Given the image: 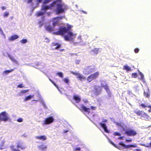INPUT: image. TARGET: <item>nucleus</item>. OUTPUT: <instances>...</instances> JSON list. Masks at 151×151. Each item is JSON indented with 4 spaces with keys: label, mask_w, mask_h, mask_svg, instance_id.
<instances>
[{
    "label": "nucleus",
    "mask_w": 151,
    "mask_h": 151,
    "mask_svg": "<svg viewBox=\"0 0 151 151\" xmlns=\"http://www.w3.org/2000/svg\"><path fill=\"white\" fill-rule=\"evenodd\" d=\"M67 9L66 6L62 3L61 0H56L53 1L49 5L42 6V10L45 11L47 9H53L56 12L57 14L65 12Z\"/></svg>",
    "instance_id": "f257e3e1"
},
{
    "label": "nucleus",
    "mask_w": 151,
    "mask_h": 151,
    "mask_svg": "<svg viewBox=\"0 0 151 151\" xmlns=\"http://www.w3.org/2000/svg\"><path fill=\"white\" fill-rule=\"evenodd\" d=\"M67 26V27H66V29L68 35L64 36V40L66 41H73L75 38L76 35V34H73V32L71 31L68 32L70 30L72 27L71 25L69 24H68Z\"/></svg>",
    "instance_id": "f03ea898"
},
{
    "label": "nucleus",
    "mask_w": 151,
    "mask_h": 151,
    "mask_svg": "<svg viewBox=\"0 0 151 151\" xmlns=\"http://www.w3.org/2000/svg\"><path fill=\"white\" fill-rule=\"evenodd\" d=\"M66 33H67L66 27L62 26L59 28L58 31L54 32L53 34L56 35L64 36L65 34Z\"/></svg>",
    "instance_id": "7ed1b4c3"
},
{
    "label": "nucleus",
    "mask_w": 151,
    "mask_h": 151,
    "mask_svg": "<svg viewBox=\"0 0 151 151\" xmlns=\"http://www.w3.org/2000/svg\"><path fill=\"white\" fill-rule=\"evenodd\" d=\"M134 112L137 116H140L141 117L144 118L145 120H148L150 119L149 116L144 111L138 110L134 111Z\"/></svg>",
    "instance_id": "20e7f679"
},
{
    "label": "nucleus",
    "mask_w": 151,
    "mask_h": 151,
    "mask_svg": "<svg viewBox=\"0 0 151 151\" xmlns=\"http://www.w3.org/2000/svg\"><path fill=\"white\" fill-rule=\"evenodd\" d=\"M82 112L87 113L88 114L90 112V108H87L83 104H81L80 106H78L75 105Z\"/></svg>",
    "instance_id": "39448f33"
},
{
    "label": "nucleus",
    "mask_w": 151,
    "mask_h": 151,
    "mask_svg": "<svg viewBox=\"0 0 151 151\" xmlns=\"http://www.w3.org/2000/svg\"><path fill=\"white\" fill-rule=\"evenodd\" d=\"M99 73L98 72H96L94 73L91 74L87 78V81L90 82L92 80L96 78L99 76Z\"/></svg>",
    "instance_id": "423d86ee"
},
{
    "label": "nucleus",
    "mask_w": 151,
    "mask_h": 151,
    "mask_svg": "<svg viewBox=\"0 0 151 151\" xmlns=\"http://www.w3.org/2000/svg\"><path fill=\"white\" fill-rule=\"evenodd\" d=\"M9 119V117L6 112H3L0 113V122H6Z\"/></svg>",
    "instance_id": "0eeeda50"
},
{
    "label": "nucleus",
    "mask_w": 151,
    "mask_h": 151,
    "mask_svg": "<svg viewBox=\"0 0 151 151\" xmlns=\"http://www.w3.org/2000/svg\"><path fill=\"white\" fill-rule=\"evenodd\" d=\"M63 18V17H57L53 18L52 20V26L55 28L56 25H58V24L60 22V20Z\"/></svg>",
    "instance_id": "6e6552de"
},
{
    "label": "nucleus",
    "mask_w": 151,
    "mask_h": 151,
    "mask_svg": "<svg viewBox=\"0 0 151 151\" xmlns=\"http://www.w3.org/2000/svg\"><path fill=\"white\" fill-rule=\"evenodd\" d=\"M17 148H20L22 150H24L27 147L23 141L19 140L17 143Z\"/></svg>",
    "instance_id": "1a4fd4ad"
},
{
    "label": "nucleus",
    "mask_w": 151,
    "mask_h": 151,
    "mask_svg": "<svg viewBox=\"0 0 151 151\" xmlns=\"http://www.w3.org/2000/svg\"><path fill=\"white\" fill-rule=\"evenodd\" d=\"M125 133L128 136H134L136 135L137 133L134 130L132 129H128L125 132Z\"/></svg>",
    "instance_id": "9d476101"
},
{
    "label": "nucleus",
    "mask_w": 151,
    "mask_h": 151,
    "mask_svg": "<svg viewBox=\"0 0 151 151\" xmlns=\"http://www.w3.org/2000/svg\"><path fill=\"white\" fill-rule=\"evenodd\" d=\"M54 120V119L52 116L47 118L44 120L43 125L48 124L51 123L53 122Z\"/></svg>",
    "instance_id": "9b49d317"
},
{
    "label": "nucleus",
    "mask_w": 151,
    "mask_h": 151,
    "mask_svg": "<svg viewBox=\"0 0 151 151\" xmlns=\"http://www.w3.org/2000/svg\"><path fill=\"white\" fill-rule=\"evenodd\" d=\"M119 145H120L122 146L125 149H127L129 147H137V145H126L124 144L122 142H120L119 143Z\"/></svg>",
    "instance_id": "f8f14e48"
},
{
    "label": "nucleus",
    "mask_w": 151,
    "mask_h": 151,
    "mask_svg": "<svg viewBox=\"0 0 151 151\" xmlns=\"http://www.w3.org/2000/svg\"><path fill=\"white\" fill-rule=\"evenodd\" d=\"M100 48H95L90 51V54L93 55H96L100 52Z\"/></svg>",
    "instance_id": "ddd939ff"
},
{
    "label": "nucleus",
    "mask_w": 151,
    "mask_h": 151,
    "mask_svg": "<svg viewBox=\"0 0 151 151\" xmlns=\"http://www.w3.org/2000/svg\"><path fill=\"white\" fill-rule=\"evenodd\" d=\"M90 66H88L85 69V72L88 74L95 71L94 68H90Z\"/></svg>",
    "instance_id": "4468645a"
},
{
    "label": "nucleus",
    "mask_w": 151,
    "mask_h": 151,
    "mask_svg": "<svg viewBox=\"0 0 151 151\" xmlns=\"http://www.w3.org/2000/svg\"><path fill=\"white\" fill-rule=\"evenodd\" d=\"M99 124L103 129L104 131L106 132L107 133H109V131L107 129L106 125L105 124L101 122L99 123Z\"/></svg>",
    "instance_id": "2eb2a0df"
},
{
    "label": "nucleus",
    "mask_w": 151,
    "mask_h": 151,
    "mask_svg": "<svg viewBox=\"0 0 151 151\" xmlns=\"http://www.w3.org/2000/svg\"><path fill=\"white\" fill-rule=\"evenodd\" d=\"M45 29L49 32H51L56 29L53 27H52L51 26L49 25L46 26L45 27Z\"/></svg>",
    "instance_id": "dca6fc26"
},
{
    "label": "nucleus",
    "mask_w": 151,
    "mask_h": 151,
    "mask_svg": "<svg viewBox=\"0 0 151 151\" xmlns=\"http://www.w3.org/2000/svg\"><path fill=\"white\" fill-rule=\"evenodd\" d=\"M73 99L75 100L76 102L79 103L81 100V99L79 96L77 95H74L73 96Z\"/></svg>",
    "instance_id": "f3484780"
},
{
    "label": "nucleus",
    "mask_w": 151,
    "mask_h": 151,
    "mask_svg": "<svg viewBox=\"0 0 151 151\" xmlns=\"http://www.w3.org/2000/svg\"><path fill=\"white\" fill-rule=\"evenodd\" d=\"M37 139L45 141L47 139V137L45 135H42L40 136H37L36 137Z\"/></svg>",
    "instance_id": "a211bd4d"
},
{
    "label": "nucleus",
    "mask_w": 151,
    "mask_h": 151,
    "mask_svg": "<svg viewBox=\"0 0 151 151\" xmlns=\"http://www.w3.org/2000/svg\"><path fill=\"white\" fill-rule=\"evenodd\" d=\"M52 46H56L55 47V49H58L60 48L61 46V44H60L58 43H55V42H52Z\"/></svg>",
    "instance_id": "6ab92c4d"
},
{
    "label": "nucleus",
    "mask_w": 151,
    "mask_h": 151,
    "mask_svg": "<svg viewBox=\"0 0 151 151\" xmlns=\"http://www.w3.org/2000/svg\"><path fill=\"white\" fill-rule=\"evenodd\" d=\"M76 77L80 81L85 80L86 79V77L82 75L80 73L78 76H76Z\"/></svg>",
    "instance_id": "aec40b11"
},
{
    "label": "nucleus",
    "mask_w": 151,
    "mask_h": 151,
    "mask_svg": "<svg viewBox=\"0 0 151 151\" xmlns=\"http://www.w3.org/2000/svg\"><path fill=\"white\" fill-rule=\"evenodd\" d=\"M19 38V36L17 35H14L11 36L9 38V40L13 41Z\"/></svg>",
    "instance_id": "412c9836"
},
{
    "label": "nucleus",
    "mask_w": 151,
    "mask_h": 151,
    "mask_svg": "<svg viewBox=\"0 0 151 151\" xmlns=\"http://www.w3.org/2000/svg\"><path fill=\"white\" fill-rule=\"evenodd\" d=\"M34 95H29L26 97L24 99V101H28L32 98H33L34 97Z\"/></svg>",
    "instance_id": "4be33fe9"
},
{
    "label": "nucleus",
    "mask_w": 151,
    "mask_h": 151,
    "mask_svg": "<svg viewBox=\"0 0 151 151\" xmlns=\"http://www.w3.org/2000/svg\"><path fill=\"white\" fill-rule=\"evenodd\" d=\"M123 69L126 70L127 71H131V69L130 67L128 66L127 65H125L123 66Z\"/></svg>",
    "instance_id": "5701e85b"
},
{
    "label": "nucleus",
    "mask_w": 151,
    "mask_h": 151,
    "mask_svg": "<svg viewBox=\"0 0 151 151\" xmlns=\"http://www.w3.org/2000/svg\"><path fill=\"white\" fill-rule=\"evenodd\" d=\"M38 148L39 150H41L42 151L44 150H46L47 148V146H44L43 145H39L38 146Z\"/></svg>",
    "instance_id": "b1692460"
},
{
    "label": "nucleus",
    "mask_w": 151,
    "mask_h": 151,
    "mask_svg": "<svg viewBox=\"0 0 151 151\" xmlns=\"http://www.w3.org/2000/svg\"><path fill=\"white\" fill-rule=\"evenodd\" d=\"M10 148L12 151H21L19 149H17L15 148V146L14 145H12L10 146Z\"/></svg>",
    "instance_id": "393cba45"
},
{
    "label": "nucleus",
    "mask_w": 151,
    "mask_h": 151,
    "mask_svg": "<svg viewBox=\"0 0 151 151\" xmlns=\"http://www.w3.org/2000/svg\"><path fill=\"white\" fill-rule=\"evenodd\" d=\"M111 143L116 148H117L118 149L121 150H122L123 148L121 147L119 145H117L115 144H114L113 142H111Z\"/></svg>",
    "instance_id": "a878e982"
},
{
    "label": "nucleus",
    "mask_w": 151,
    "mask_h": 151,
    "mask_svg": "<svg viewBox=\"0 0 151 151\" xmlns=\"http://www.w3.org/2000/svg\"><path fill=\"white\" fill-rule=\"evenodd\" d=\"M8 57L13 62L17 63V61L14 58L10 55H9Z\"/></svg>",
    "instance_id": "bb28decb"
},
{
    "label": "nucleus",
    "mask_w": 151,
    "mask_h": 151,
    "mask_svg": "<svg viewBox=\"0 0 151 151\" xmlns=\"http://www.w3.org/2000/svg\"><path fill=\"white\" fill-rule=\"evenodd\" d=\"M99 92H98V91L97 90V88H94L95 90V92L97 94H99L101 93V90H102L101 88L99 86Z\"/></svg>",
    "instance_id": "cd10ccee"
},
{
    "label": "nucleus",
    "mask_w": 151,
    "mask_h": 151,
    "mask_svg": "<svg viewBox=\"0 0 151 151\" xmlns=\"http://www.w3.org/2000/svg\"><path fill=\"white\" fill-rule=\"evenodd\" d=\"M45 13V11L44 12H39L36 13V15L37 17H39L40 16L42 15Z\"/></svg>",
    "instance_id": "c85d7f7f"
},
{
    "label": "nucleus",
    "mask_w": 151,
    "mask_h": 151,
    "mask_svg": "<svg viewBox=\"0 0 151 151\" xmlns=\"http://www.w3.org/2000/svg\"><path fill=\"white\" fill-rule=\"evenodd\" d=\"M144 96L147 98H148L150 97V93L149 92H144Z\"/></svg>",
    "instance_id": "c756f323"
},
{
    "label": "nucleus",
    "mask_w": 151,
    "mask_h": 151,
    "mask_svg": "<svg viewBox=\"0 0 151 151\" xmlns=\"http://www.w3.org/2000/svg\"><path fill=\"white\" fill-rule=\"evenodd\" d=\"M57 75L59 76L60 78H63V73L61 72H59L57 73Z\"/></svg>",
    "instance_id": "7c9ffc66"
},
{
    "label": "nucleus",
    "mask_w": 151,
    "mask_h": 151,
    "mask_svg": "<svg viewBox=\"0 0 151 151\" xmlns=\"http://www.w3.org/2000/svg\"><path fill=\"white\" fill-rule=\"evenodd\" d=\"M14 70V69H12L10 70H7L4 71V73L6 74H8Z\"/></svg>",
    "instance_id": "2f4dec72"
},
{
    "label": "nucleus",
    "mask_w": 151,
    "mask_h": 151,
    "mask_svg": "<svg viewBox=\"0 0 151 151\" xmlns=\"http://www.w3.org/2000/svg\"><path fill=\"white\" fill-rule=\"evenodd\" d=\"M137 74L136 73H132V77L134 78H137Z\"/></svg>",
    "instance_id": "473e14b6"
},
{
    "label": "nucleus",
    "mask_w": 151,
    "mask_h": 151,
    "mask_svg": "<svg viewBox=\"0 0 151 151\" xmlns=\"http://www.w3.org/2000/svg\"><path fill=\"white\" fill-rule=\"evenodd\" d=\"M103 87L105 89L106 92H108L109 91V88H108V86H107V85L103 86Z\"/></svg>",
    "instance_id": "72a5a7b5"
},
{
    "label": "nucleus",
    "mask_w": 151,
    "mask_h": 151,
    "mask_svg": "<svg viewBox=\"0 0 151 151\" xmlns=\"http://www.w3.org/2000/svg\"><path fill=\"white\" fill-rule=\"evenodd\" d=\"M9 15V12H8L6 11L4 12L3 14V16L4 17H8Z\"/></svg>",
    "instance_id": "f704fd0d"
},
{
    "label": "nucleus",
    "mask_w": 151,
    "mask_h": 151,
    "mask_svg": "<svg viewBox=\"0 0 151 151\" xmlns=\"http://www.w3.org/2000/svg\"><path fill=\"white\" fill-rule=\"evenodd\" d=\"M29 91V89L23 90L21 91V93L24 94L28 92Z\"/></svg>",
    "instance_id": "c9c22d12"
},
{
    "label": "nucleus",
    "mask_w": 151,
    "mask_h": 151,
    "mask_svg": "<svg viewBox=\"0 0 151 151\" xmlns=\"http://www.w3.org/2000/svg\"><path fill=\"white\" fill-rule=\"evenodd\" d=\"M139 74L141 76V77L140 78V79L142 80H143L144 79L143 75L141 72H139Z\"/></svg>",
    "instance_id": "e433bc0d"
},
{
    "label": "nucleus",
    "mask_w": 151,
    "mask_h": 151,
    "mask_svg": "<svg viewBox=\"0 0 151 151\" xmlns=\"http://www.w3.org/2000/svg\"><path fill=\"white\" fill-rule=\"evenodd\" d=\"M63 81L66 83H68L69 82V79L67 78L63 79Z\"/></svg>",
    "instance_id": "4c0bfd02"
},
{
    "label": "nucleus",
    "mask_w": 151,
    "mask_h": 151,
    "mask_svg": "<svg viewBox=\"0 0 151 151\" xmlns=\"http://www.w3.org/2000/svg\"><path fill=\"white\" fill-rule=\"evenodd\" d=\"M52 0H44L43 3V4H46L50 2Z\"/></svg>",
    "instance_id": "58836bf2"
},
{
    "label": "nucleus",
    "mask_w": 151,
    "mask_h": 151,
    "mask_svg": "<svg viewBox=\"0 0 151 151\" xmlns=\"http://www.w3.org/2000/svg\"><path fill=\"white\" fill-rule=\"evenodd\" d=\"M71 73L72 74H73L75 75L76 76H78V75L80 74L79 73H77V72H74L73 71H72L71 72Z\"/></svg>",
    "instance_id": "ea45409f"
},
{
    "label": "nucleus",
    "mask_w": 151,
    "mask_h": 151,
    "mask_svg": "<svg viewBox=\"0 0 151 151\" xmlns=\"http://www.w3.org/2000/svg\"><path fill=\"white\" fill-rule=\"evenodd\" d=\"M113 135L114 136H120L121 135V134L120 133H119L118 132H115L114 133Z\"/></svg>",
    "instance_id": "a19ab883"
},
{
    "label": "nucleus",
    "mask_w": 151,
    "mask_h": 151,
    "mask_svg": "<svg viewBox=\"0 0 151 151\" xmlns=\"http://www.w3.org/2000/svg\"><path fill=\"white\" fill-rule=\"evenodd\" d=\"M115 124L116 125L120 127H123V126L122 125V124L121 123H119L118 122H116L115 123Z\"/></svg>",
    "instance_id": "79ce46f5"
},
{
    "label": "nucleus",
    "mask_w": 151,
    "mask_h": 151,
    "mask_svg": "<svg viewBox=\"0 0 151 151\" xmlns=\"http://www.w3.org/2000/svg\"><path fill=\"white\" fill-rule=\"evenodd\" d=\"M27 41L26 39H24L22 40L20 42L24 44V43H26L27 42Z\"/></svg>",
    "instance_id": "37998d69"
},
{
    "label": "nucleus",
    "mask_w": 151,
    "mask_h": 151,
    "mask_svg": "<svg viewBox=\"0 0 151 151\" xmlns=\"http://www.w3.org/2000/svg\"><path fill=\"white\" fill-rule=\"evenodd\" d=\"M140 106H142L143 108H145L146 107H147V106L145 104H142L140 105Z\"/></svg>",
    "instance_id": "c03bdc74"
},
{
    "label": "nucleus",
    "mask_w": 151,
    "mask_h": 151,
    "mask_svg": "<svg viewBox=\"0 0 151 151\" xmlns=\"http://www.w3.org/2000/svg\"><path fill=\"white\" fill-rule=\"evenodd\" d=\"M24 86L23 85V84H22V83L19 84L18 86V87L19 88H24Z\"/></svg>",
    "instance_id": "a18cd8bd"
},
{
    "label": "nucleus",
    "mask_w": 151,
    "mask_h": 151,
    "mask_svg": "<svg viewBox=\"0 0 151 151\" xmlns=\"http://www.w3.org/2000/svg\"><path fill=\"white\" fill-rule=\"evenodd\" d=\"M23 119L21 118H20L18 119L17 120V121L18 122H21L23 121Z\"/></svg>",
    "instance_id": "49530a36"
},
{
    "label": "nucleus",
    "mask_w": 151,
    "mask_h": 151,
    "mask_svg": "<svg viewBox=\"0 0 151 151\" xmlns=\"http://www.w3.org/2000/svg\"><path fill=\"white\" fill-rule=\"evenodd\" d=\"M139 50L138 48H136L134 50V51L135 53H137L139 52Z\"/></svg>",
    "instance_id": "de8ad7c7"
},
{
    "label": "nucleus",
    "mask_w": 151,
    "mask_h": 151,
    "mask_svg": "<svg viewBox=\"0 0 151 151\" xmlns=\"http://www.w3.org/2000/svg\"><path fill=\"white\" fill-rule=\"evenodd\" d=\"M32 1L33 0H27V3L28 4L32 3Z\"/></svg>",
    "instance_id": "09e8293b"
},
{
    "label": "nucleus",
    "mask_w": 151,
    "mask_h": 151,
    "mask_svg": "<svg viewBox=\"0 0 151 151\" xmlns=\"http://www.w3.org/2000/svg\"><path fill=\"white\" fill-rule=\"evenodd\" d=\"M80 62V60H76L75 61V63L76 64H78Z\"/></svg>",
    "instance_id": "8fccbe9b"
},
{
    "label": "nucleus",
    "mask_w": 151,
    "mask_h": 151,
    "mask_svg": "<svg viewBox=\"0 0 151 151\" xmlns=\"http://www.w3.org/2000/svg\"><path fill=\"white\" fill-rule=\"evenodd\" d=\"M50 81L55 86H56L57 85L53 81L51 80L50 79Z\"/></svg>",
    "instance_id": "3c124183"
},
{
    "label": "nucleus",
    "mask_w": 151,
    "mask_h": 151,
    "mask_svg": "<svg viewBox=\"0 0 151 151\" xmlns=\"http://www.w3.org/2000/svg\"><path fill=\"white\" fill-rule=\"evenodd\" d=\"M108 121L106 119H103L102 120L103 122H106Z\"/></svg>",
    "instance_id": "603ef678"
},
{
    "label": "nucleus",
    "mask_w": 151,
    "mask_h": 151,
    "mask_svg": "<svg viewBox=\"0 0 151 151\" xmlns=\"http://www.w3.org/2000/svg\"><path fill=\"white\" fill-rule=\"evenodd\" d=\"M81 148L80 147H77L75 149V151H80L81 150Z\"/></svg>",
    "instance_id": "864d4df0"
},
{
    "label": "nucleus",
    "mask_w": 151,
    "mask_h": 151,
    "mask_svg": "<svg viewBox=\"0 0 151 151\" xmlns=\"http://www.w3.org/2000/svg\"><path fill=\"white\" fill-rule=\"evenodd\" d=\"M147 107L150 108V109L148 110L149 112H151V106H147Z\"/></svg>",
    "instance_id": "5fc2aeb1"
},
{
    "label": "nucleus",
    "mask_w": 151,
    "mask_h": 151,
    "mask_svg": "<svg viewBox=\"0 0 151 151\" xmlns=\"http://www.w3.org/2000/svg\"><path fill=\"white\" fill-rule=\"evenodd\" d=\"M1 9L2 10H5L6 9V7L5 6H2L1 7Z\"/></svg>",
    "instance_id": "6e6d98bb"
},
{
    "label": "nucleus",
    "mask_w": 151,
    "mask_h": 151,
    "mask_svg": "<svg viewBox=\"0 0 151 151\" xmlns=\"http://www.w3.org/2000/svg\"><path fill=\"white\" fill-rule=\"evenodd\" d=\"M95 107H93L92 106H91V109L93 110H95Z\"/></svg>",
    "instance_id": "4d7b16f0"
},
{
    "label": "nucleus",
    "mask_w": 151,
    "mask_h": 151,
    "mask_svg": "<svg viewBox=\"0 0 151 151\" xmlns=\"http://www.w3.org/2000/svg\"><path fill=\"white\" fill-rule=\"evenodd\" d=\"M125 141L127 142H130L132 141V139H126Z\"/></svg>",
    "instance_id": "13d9d810"
},
{
    "label": "nucleus",
    "mask_w": 151,
    "mask_h": 151,
    "mask_svg": "<svg viewBox=\"0 0 151 151\" xmlns=\"http://www.w3.org/2000/svg\"><path fill=\"white\" fill-rule=\"evenodd\" d=\"M119 139H120V140H122V139H123V137H119Z\"/></svg>",
    "instance_id": "bf43d9fd"
},
{
    "label": "nucleus",
    "mask_w": 151,
    "mask_h": 151,
    "mask_svg": "<svg viewBox=\"0 0 151 151\" xmlns=\"http://www.w3.org/2000/svg\"><path fill=\"white\" fill-rule=\"evenodd\" d=\"M37 1L38 3H40L41 2L42 0H37Z\"/></svg>",
    "instance_id": "052dcab7"
},
{
    "label": "nucleus",
    "mask_w": 151,
    "mask_h": 151,
    "mask_svg": "<svg viewBox=\"0 0 151 151\" xmlns=\"http://www.w3.org/2000/svg\"><path fill=\"white\" fill-rule=\"evenodd\" d=\"M82 12L84 13L85 14H87V12H85V11H82Z\"/></svg>",
    "instance_id": "680f3d73"
},
{
    "label": "nucleus",
    "mask_w": 151,
    "mask_h": 151,
    "mask_svg": "<svg viewBox=\"0 0 151 151\" xmlns=\"http://www.w3.org/2000/svg\"><path fill=\"white\" fill-rule=\"evenodd\" d=\"M68 132V130H65L64 131V133H66Z\"/></svg>",
    "instance_id": "e2e57ef3"
},
{
    "label": "nucleus",
    "mask_w": 151,
    "mask_h": 151,
    "mask_svg": "<svg viewBox=\"0 0 151 151\" xmlns=\"http://www.w3.org/2000/svg\"><path fill=\"white\" fill-rule=\"evenodd\" d=\"M135 151H138L139 150V149H136L135 150Z\"/></svg>",
    "instance_id": "0e129e2a"
}]
</instances>
